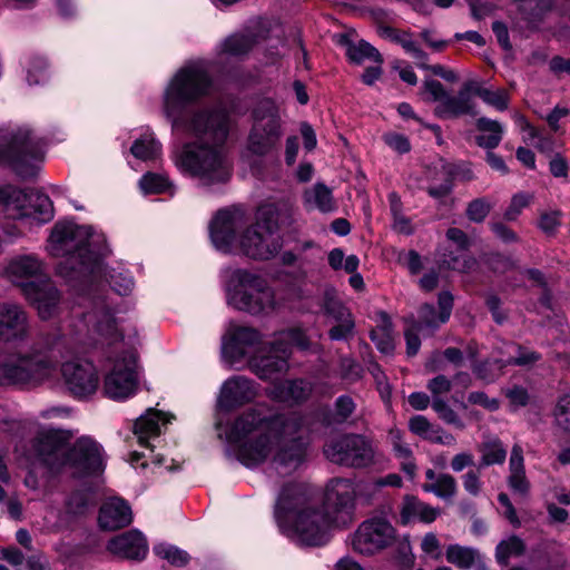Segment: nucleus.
Wrapping results in <instances>:
<instances>
[{
  "instance_id": "obj_5",
  "label": "nucleus",
  "mask_w": 570,
  "mask_h": 570,
  "mask_svg": "<svg viewBox=\"0 0 570 570\" xmlns=\"http://www.w3.org/2000/svg\"><path fill=\"white\" fill-rule=\"evenodd\" d=\"M66 431L46 429L31 442V456L52 474H67L83 479L100 474L105 469L101 445L89 436H81L69 444Z\"/></svg>"
},
{
  "instance_id": "obj_10",
  "label": "nucleus",
  "mask_w": 570,
  "mask_h": 570,
  "mask_svg": "<svg viewBox=\"0 0 570 570\" xmlns=\"http://www.w3.org/2000/svg\"><path fill=\"white\" fill-rule=\"evenodd\" d=\"M0 212L13 220L32 218L39 224L53 217V206L46 194L38 190L26 194L10 185L0 188Z\"/></svg>"
},
{
  "instance_id": "obj_8",
  "label": "nucleus",
  "mask_w": 570,
  "mask_h": 570,
  "mask_svg": "<svg viewBox=\"0 0 570 570\" xmlns=\"http://www.w3.org/2000/svg\"><path fill=\"white\" fill-rule=\"evenodd\" d=\"M226 304L235 311L252 316H267L283 306L268 281L248 268H230L224 279Z\"/></svg>"
},
{
  "instance_id": "obj_16",
  "label": "nucleus",
  "mask_w": 570,
  "mask_h": 570,
  "mask_svg": "<svg viewBox=\"0 0 570 570\" xmlns=\"http://www.w3.org/2000/svg\"><path fill=\"white\" fill-rule=\"evenodd\" d=\"M395 529L383 518H372L360 524L352 538L353 549L361 554H374L395 540Z\"/></svg>"
},
{
  "instance_id": "obj_3",
  "label": "nucleus",
  "mask_w": 570,
  "mask_h": 570,
  "mask_svg": "<svg viewBox=\"0 0 570 570\" xmlns=\"http://www.w3.org/2000/svg\"><path fill=\"white\" fill-rule=\"evenodd\" d=\"M237 460L248 468L271 461L281 474L296 471L305 461L309 432L307 420L298 414L274 412L259 403L239 413L225 426L216 422Z\"/></svg>"
},
{
  "instance_id": "obj_14",
  "label": "nucleus",
  "mask_w": 570,
  "mask_h": 570,
  "mask_svg": "<svg viewBox=\"0 0 570 570\" xmlns=\"http://www.w3.org/2000/svg\"><path fill=\"white\" fill-rule=\"evenodd\" d=\"M356 488L348 479H333L325 492L326 513L335 528L351 524L355 517Z\"/></svg>"
},
{
  "instance_id": "obj_34",
  "label": "nucleus",
  "mask_w": 570,
  "mask_h": 570,
  "mask_svg": "<svg viewBox=\"0 0 570 570\" xmlns=\"http://www.w3.org/2000/svg\"><path fill=\"white\" fill-rule=\"evenodd\" d=\"M304 206L308 210L317 209L322 213H331L336 208L332 190L323 183H316L303 194Z\"/></svg>"
},
{
  "instance_id": "obj_55",
  "label": "nucleus",
  "mask_w": 570,
  "mask_h": 570,
  "mask_svg": "<svg viewBox=\"0 0 570 570\" xmlns=\"http://www.w3.org/2000/svg\"><path fill=\"white\" fill-rule=\"evenodd\" d=\"M444 264L448 265L449 268L468 273L475 268L476 259L468 254H462L459 256H449V258H444Z\"/></svg>"
},
{
  "instance_id": "obj_31",
  "label": "nucleus",
  "mask_w": 570,
  "mask_h": 570,
  "mask_svg": "<svg viewBox=\"0 0 570 570\" xmlns=\"http://www.w3.org/2000/svg\"><path fill=\"white\" fill-rule=\"evenodd\" d=\"M168 421L164 413L148 409L145 414L137 419L134 426V432L137 435L139 444L149 448V440L158 436L161 424Z\"/></svg>"
},
{
  "instance_id": "obj_39",
  "label": "nucleus",
  "mask_w": 570,
  "mask_h": 570,
  "mask_svg": "<svg viewBox=\"0 0 570 570\" xmlns=\"http://www.w3.org/2000/svg\"><path fill=\"white\" fill-rule=\"evenodd\" d=\"M481 465L489 466L493 464H502L507 458V450L499 439H491L483 442L480 446Z\"/></svg>"
},
{
  "instance_id": "obj_38",
  "label": "nucleus",
  "mask_w": 570,
  "mask_h": 570,
  "mask_svg": "<svg viewBox=\"0 0 570 570\" xmlns=\"http://www.w3.org/2000/svg\"><path fill=\"white\" fill-rule=\"evenodd\" d=\"M390 37L399 43L407 55H410L421 69L429 68L428 55L420 48L417 42L413 39L412 35L406 31L390 30Z\"/></svg>"
},
{
  "instance_id": "obj_49",
  "label": "nucleus",
  "mask_w": 570,
  "mask_h": 570,
  "mask_svg": "<svg viewBox=\"0 0 570 570\" xmlns=\"http://www.w3.org/2000/svg\"><path fill=\"white\" fill-rule=\"evenodd\" d=\"M561 210H544L540 214L538 227L549 236L554 235L561 225Z\"/></svg>"
},
{
  "instance_id": "obj_54",
  "label": "nucleus",
  "mask_w": 570,
  "mask_h": 570,
  "mask_svg": "<svg viewBox=\"0 0 570 570\" xmlns=\"http://www.w3.org/2000/svg\"><path fill=\"white\" fill-rule=\"evenodd\" d=\"M515 118L517 121L522 125L523 130L528 134V139L531 140L537 148L546 150L551 147V140L542 138L540 131L532 127L522 116L517 115Z\"/></svg>"
},
{
  "instance_id": "obj_6",
  "label": "nucleus",
  "mask_w": 570,
  "mask_h": 570,
  "mask_svg": "<svg viewBox=\"0 0 570 570\" xmlns=\"http://www.w3.org/2000/svg\"><path fill=\"white\" fill-rule=\"evenodd\" d=\"M71 331L68 335L46 333L28 351H14L0 356V384L33 387L52 379L57 371L53 353H71Z\"/></svg>"
},
{
  "instance_id": "obj_40",
  "label": "nucleus",
  "mask_w": 570,
  "mask_h": 570,
  "mask_svg": "<svg viewBox=\"0 0 570 570\" xmlns=\"http://www.w3.org/2000/svg\"><path fill=\"white\" fill-rule=\"evenodd\" d=\"M425 492H431L441 499H452L456 493V481L451 474H439L435 482L423 484Z\"/></svg>"
},
{
  "instance_id": "obj_18",
  "label": "nucleus",
  "mask_w": 570,
  "mask_h": 570,
  "mask_svg": "<svg viewBox=\"0 0 570 570\" xmlns=\"http://www.w3.org/2000/svg\"><path fill=\"white\" fill-rule=\"evenodd\" d=\"M61 375L68 390L77 397L92 395L99 385L96 366L82 358L63 362L61 364Z\"/></svg>"
},
{
  "instance_id": "obj_7",
  "label": "nucleus",
  "mask_w": 570,
  "mask_h": 570,
  "mask_svg": "<svg viewBox=\"0 0 570 570\" xmlns=\"http://www.w3.org/2000/svg\"><path fill=\"white\" fill-rule=\"evenodd\" d=\"M308 499L305 485H284L276 501L275 518L288 538L305 546H323L330 541L335 525L326 512L311 507Z\"/></svg>"
},
{
  "instance_id": "obj_59",
  "label": "nucleus",
  "mask_w": 570,
  "mask_h": 570,
  "mask_svg": "<svg viewBox=\"0 0 570 570\" xmlns=\"http://www.w3.org/2000/svg\"><path fill=\"white\" fill-rule=\"evenodd\" d=\"M462 483L464 490L472 497H478L482 490V482L480 473L474 470H470L462 475Z\"/></svg>"
},
{
  "instance_id": "obj_17",
  "label": "nucleus",
  "mask_w": 570,
  "mask_h": 570,
  "mask_svg": "<svg viewBox=\"0 0 570 570\" xmlns=\"http://www.w3.org/2000/svg\"><path fill=\"white\" fill-rule=\"evenodd\" d=\"M263 344V334L255 327L230 325L222 338V355L235 364L249 357Z\"/></svg>"
},
{
  "instance_id": "obj_30",
  "label": "nucleus",
  "mask_w": 570,
  "mask_h": 570,
  "mask_svg": "<svg viewBox=\"0 0 570 570\" xmlns=\"http://www.w3.org/2000/svg\"><path fill=\"white\" fill-rule=\"evenodd\" d=\"M409 429L412 433L432 443H439L448 446H454L456 439L444 431L441 426L432 424L425 416L415 415L409 422Z\"/></svg>"
},
{
  "instance_id": "obj_53",
  "label": "nucleus",
  "mask_w": 570,
  "mask_h": 570,
  "mask_svg": "<svg viewBox=\"0 0 570 570\" xmlns=\"http://www.w3.org/2000/svg\"><path fill=\"white\" fill-rule=\"evenodd\" d=\"M554 417L557 424L570 433V394L560 397L556 406Z\"/></svg>"
},
{
  "instance_id": "obj_36",
  "label": "nucleus",
  "mask_w": 570,
  "mask_h": 570,
  "mask_svg": "<svg viewBox=\"0 0 570 570\" xmlns=\"http://www.w3.org/2000/svg\"><path fill=\"white\" fill-rule=\"evenodd\" d=\"M476 128L481 132L476 137L479 146L493 149L500 144L503 134V128L500 122L481 117L476 120Z\"/></svg>"
},
{
  "instance_id": "obj_4",
  "label": "nucleus",
  "mask_w": 570,
  "mask_h": 570,
  "mask_svg": "<svg viewBox=\"0 0 570 570\" xmlns=\"http://www.w3.org/2000/svg\"><path fill=\"white\" fill-rule=\"evenodd\" d=\"M244 223L242 210H219L209 227L214 246L225 253L239 250L256 261L271 259L279 252L282 239L272 207L258 208L256 222L238 234Z\"/></svg>"
},
{
  "instance_id": "obj_26",
  "label": "nucleus",
  "mask_w": 570,
  "mask_h": 570,
  "mask_svg": "<svg viewBox=\"0 0 570 570\" xmlns=\"http://www.w3.org/2000/svg\"><path fill=\"white\" fill-rule=\"evenodd\" d=\"M275 32L277 37L281 36V28L267 19L258 21L257 31L247 35H233L228 37L222 45L223 53L238 57L246 55L253 46L258 41V38L266 39L268 32Z\"/></svg>"
},
{
  "instance_id": "obj_2",
  "label": "nucleus",
  "mask_w": 570,
  "mask_h": 570,
  "mask_svg": "<svg viewBox=\"0 0 570 570\" xmlns=\"http://www.w3.org/2000/svg\"><path fill=\"white\" fill-rule=\"evenodd\" d=\"M212 79L202 61H191L179 68L164 91L163 107L173 128L194 138L184 145L176 156L178 169L203 185L226 183L230 167L225 142L230 130V118L226 109H199L190 116L183 115L188 104L209 94Z\"/></svg>"
},
{
  "instance_id": "obj_44",
  "label": "nucleus",
  "mask_w": 570,
  "mask_h": 570,
  "mask_svg": "<svg viewBox=\"0 0 570 570\" xmlns=\"http://www.w3.org/2000/svg\"><path fill=\"white\" fill-rule=\"evenodd\" d=\"M473 92L480 97L487 105L498 111H503L509 106V94L503 89L491 90L482 87H474Z\"/></svg>"
},
{
  "instance_id": "obj_29",
  "label": "nucleus",
  "mask_w": 570,
  "mask_h": 570,
  "mask_svg": "<svg viewBox=\"0 0 570 570\" xmlns=\"http://www.w3.org/2000/svg\"><path fill=\"white\" fill-rule=\"evenodd\" d=\"M309 393L311 386L303 380L275 382L266 391L268 397L283 403H297L304 401Z\"/></svg>"
},
{
  "instance_id": "obj_45",
  "label": "nucleus",
  "mask_w": 570,
  "mask_h": 570,
  "mask_svg": "<svg viewBox=\"0 0 570 570\" xmlns=\"http://www.w3.org/2000/svg\"><path fill=\"white\" fill-rule=\"evenodd\" d=\"M154 552L173 566L181 567L187 564L189 561V556L186 551L171 544L158 543L154 547Z\"/></svg>"
},
{
  "instance_id": "obj_64",
  "label": "nucleus",
  "mask_w": 570,
  "mask_h": 570,
  "mask_svg": "<svg viewBox=\"0 0 570 570\" xmlns=\"http://www.w3.org/2000/svg\"><path fill=\"white\" fill-rule=\"evenodd\" d=\"M399 259L413 275L419 274L422 269L421 256L415 250L400 254Z\"/></svg>"
},
{
  "instance_id": "obj_63",
  "label": "nucleus",
  "mask_w": 570,
  "mask_h": 570,
  "mask_svg": "<svg viewBox=\"0 0 570 570\" xmlns=\"http://www.w3.org/2000/svg\"><path fill=\"white\" fill-rule=\"evenodd\" d=\"M452 189V180L449 178V176H445V178L439 185H430L426 188V191L432 198L442 202L451 194Z\"/></svg>"
},
{
  "instance_id": "obj_37",
  "label": "nucleus",
  "mask_w": 570,
  "mask_h": 570,
  "mask_svg": "<svg viewBox=\"0 0 570 570\" xmlns=\"http://www.w3.org/2000/svg\"><path fill=\"white\" fill-rule=\"evenodd\" d=\"M130 153L134 157L144 161L155 160L161 154V146L155 139L154 134L146 130L134 141Z\"/></svg>"
},
{
  "instance_id": "obj_51",
  "label": "nucleus",
  "mask_w": 570,
  "mask_h": 570,
  "mask_svg": "<svg viewBox=\"0 0 570 570\" xmlns=\"http://www.w3.org/2000/svg\"><path fill=\"white\" fill-rule=\"evenodd\" d=\"M532 199L533 195L528 193H518L513 195L509 207L504 212V218L507 220H515L522 209L530 205Z\"/></svg>"
},
{
  "instance_id": "obj_21",
  "label": "nucleus",
  "mask_w": 570,
  "mask_h": 570,
  "mask_svg": "<svg viewBox=\"0 0 570 570\" xmlns=\"http://www.w3.org/2000/svg\"><path fill=\"white\" fill-rule=\"evenodd\" d=\"M4 274L12 284L20 287L22 294L27 287L47 277L43 263L33 254H21L9 259Z\"/></svg>"
},
{
  "instance_id": "obj_28",
  "label": "nucleus",
  "mask_w": 570,
  "mask_h": 570,
  "mask_svg": "<svg viewBox=\"0 0 570 570\" xmlns=\"http://www.w3.org/2000/svg\"><path fill=\"white\" fill-rule=\"evenodd\" d=\"M98 521L102 529L109 531L127 527L132 521L131 509L122 499L112 498L101 505Z\"/></svg>"
},
{
  "instance_id": "obj_13",
  "label": "nucleus",
  "mask_w": 570,
  "mask_h": 570,
  "mask_svg": "<svg viewBox=\"0 0 570 570\" xmlns=\"http://www.w3.org/2000/svg\"><path fill=\"white\" fill-rule=\"evenodd\" d=\"M289 357V345L282 340H273L252 353L247 364L250 372L259 380L275 383L288 371Z\"/></svg>"
},
{
  "instance_id": "obj_1",
  "label": "nucleus",
  "mask_w": 570,
  "mask_h": 570,
  "mask_svg": "<svg viewBox=\"0 0 570 570\" xmlns=\"http://www.w3.org/2000/svg\"><path fill=\"white\" fill-rule=\"evenodd\" d=\"M48 252L66 257L59 273L69 282H78L86 311H73L71 353L107 348L104 392L112 400H126L138 389V363L134 348L136 332L125 334L126 326L110 312L95 282L105 268L101 257L108 253L106 237L90 226L72 222L57 223L48 240Z\"/></svg>"
},
{
  "instance_id": "obj_22",
  "label": "nucleus",
  "mask_w": 570,
  "mask_h": 570,
  "mask_svg": "<svg viewBox=\"0 0 570 570\" xmlns=\"http://www.w3.org/2000/svg\"><path fill=\"white\" fill-rule=\"evenodd\" d=\"M538 358L539 356L534 352H528L517 344L507 343L504 344L502 357L480 364L474 368V373L479 379L492 382L501 375L504 366L527 365L535 362Z\"/></svg>"
},
{
  "instance_id": "obj_57",
  "label": "nucleus",
  "mask_w": 570,
  "mask_h": 570,
  "mask_svg": "<svg viewBox=\"0 0 570 570\" xmlns=\"http://www.w3.org/2000/svg\"><path fill=\"white\" fill-rule=\"evenodd\" d=\"M384 142L394 151L399 154L409 153L411 149V144L409 139L401 134L389 132L383 136Z\"/></svg>"
},
{
  "instance_id": "obj_62",
  "label": "nucleus",
  "mask_w": 570,
  "mask_h": 570,
  "mask_svg": "<svg viewBox=\"0 0 570 570\" xmlns=\"http://www.w3.org/2000/svg\"><path fill=\"white\" fill-rule=\"evenodd\" d=\"M401 484H402V479L400 478V475L392 473L384 478H379L374 481L364 483L363 489L372 492L377 489H381L382 487L397 488V487H401Z\"/></svg>"
},
{
  "instance_id": "obj_42",
  "label": "nucleus",
  "mask_w": 570,
  "mask_h": 570,
  "mask_svg": "<svg viewBox=\"0 0 570 570\" xmlns=\"http://www.w3.org/2000/svg\"><path fill=\"white\" fill-rule=\"evenodd\" d=\"M525 546L523 541L517 537L511 535L507 540H502L495 549V558L500 564L505 566L511 557H519L524 552Z\"/></svg>"
},
{
  "instance_id": "obj_60",
  "label": "nucleus",
  "mask_w": 570,
  "mask_h": 570,
  "mask_svg": "<svg viewBox=\"0 0 570 570\" xmlns=\"http://www.w3.org/2000/svg\"><path fill=\"white\" fill-rule=\"evenodd\" d=\"M421 549L425 554L434 560H438L441 557V543L438 537L432 532H429L423 537L421 541Z\"/></svg>"
},
{
  "instance_id": "obj_20",
  "label": "nucleus",
  "mask_w": 570,
  "mask_h": 570,
  "mask_svg": "<svg viewBox=\"0 0 570 570\" xmlns=\"http://www.w3.org/2000/svg\"><path fill=\"white\" fill-rule=\"evenodd\" d=\"M23 296L35 307L42 321L57 316L63 303L60 291L48 277L40 279L33 286L27 287Z\"/></svg>"
},
{
  "instance_id": "obj_52",
  "label": "nucleus",
  "mask_w": 570,
  "mask_h": 570,
  "mask_svg": "<svg viewBox=\"0 0 570 570\" xmlns=\"http://www.w3.org/2000/svg\"><path fill=\"white\" fill-rule=\"evenodd\" d=\"M491 208L492 204L487 198H476L468 205L466 216L474 223H481L489 215Z\"/></svg>"
},
{
  "instance_id": "obj_11",
  "label": "nucleus",
  "mask_w": 570,
  "mask_h": 570,
  "mask_svg": "<svg viewBox=\"0 0 570 570\" xmlns=\"http://www.w3.org/2000/svg\"><path fill=\"white\" fill-rule=\"evenodd\" d=\"M281 136V118L276 104L269 99L259 101L253 110L248 149L256 155H265L277 145Z\"/></svg>"
},
{
  "instance_id": "obj_19",
  "label": "nucleus",
  "mask_w": 570,
  "mask_h": 570,
  "mask_svg": "<svg viewBox=\"0 0 570 570\" xmlns=\"http://www.w3.org/2000/svg\"><path fill=\"white\" fill-rule=\"evenodd\" d=\"M259 392V385L244 375H234L220 386L216 406L219 411H232L253 402Z\"/></svg>"
},
{
  "instance_id": "obj_61",
  "label": "nucleus",
  "mask_w": 570,
  "mask_h": 570,
  "mask_svg": "<svg viewBox=\"0 0 570 570\" xmlns=\"http://www.w3.org/2000/svg\"><path fill=\"white\" fill-rule=\"evenodd\" d=\"M426 387L431 392L433 400H435V397H440L442 394L451 391L452 382L444 375H438L429 381Z\"/></svg>"
},
{
  "instance_id": "obj_12",
  "label": "nucleus",
  "mask_w": 570,
  "mask_h": 570,
  "mask_svg": "<svg viewBox=\"0 0 570 570\" xmlns=\"http://www.w3.org/2000/svg\"><path fill=\"white\" fill-rule=\"evenodd\" d=\"M323 453L332 463L350 468H365L374 461L372 444L356 434L331 439L324 445Z\"/></svg>"
},
{
  "instance_id": "obj_27",
  "label": "nucleus",
  "mask_w": 570,
  "mask_h": 570,
  "mask_svg": "<svg viewBox=\"0 0 570 570\" xmlns=\"http://www.w3.org/2000/svg\"><path fill=\"white\" fill-rule=\"evenodd\" d=\"M107 548L112 554L132 560H141L148 552L147 540L138 530L116 535L108 542Z\"/></svg>"
},
{
  "instance_id": "obj_24",
  "label": "nucleus",
  "mask_w": 570,
  "mask_h": 570,
  "mask_svg": "<svg viewBox=\"0 0 570 570\" xmlns=\"http://www.w3.org/2000/svg\"><path fill=\"white\" fill-rule=\"evenodd\" d=\"M322 309L336 324L328 331V336L333 341L348 340L355 328L354 318L347 307H345L333 293L326 292L322 301Z\"/></svg>"
},
{
  "instance_id": "obj_33",
  "label": "nucleus",
  "mask_w": 570,
  "mask_h": 570,
  "mask_svg": "<svg viewBox=\"0 0 570 570\" xmlns=\"http://www.w3.org/2000/svg\"><path fill=\"white\" fill-rule=\"evenodd\" d=\"M508 484L510 489L521 495H525L530 489V482L525 476L523 450L514 444L509 460Z\"/></svg>"
},
{
  "instance_id": "obj_35",
  "label": "nucleus",
  "mask_w": 570,
  "mask_h": 570,
  "mask_svg": "<svg viewBox=\"0 0 570 570\" xmlns=\"http://www.w3.org/2000/svg\"><path fill=\"white\" fill-rule=\"evenodd\" d=\"M445 558L449 563L461 570H469L481 561V554L478 549L461 544L448 546Z\"/></svg>"
},
{
  "instance_id": "obj_48",
  "label": "nucleus",
  "mask_w": 570,
  "mask_h": 570,
  "mask_svg": "<svg viewBox=\"0 0 570 570\" xmlns=\"http://www.w3.org/2000/svg\"><path fill=\"white\" fill-rule=\"evenodd\" d=\"M432 407L438 413L439 417L443 420L446 424L453 425L460 430H463L465 428L463 421L448 405V403L443 399L435 397V400L432 401Z\"/></svg>"
},
{
  "instance_id": "obj_47",
  "label": "nucleus",
  "mask_w": 570,
  "mask_h": 570,
  "mask_svg": "<svg viewBox=\"0 0 570 570\" xmlns=\"http://www.w3.org/2000/svg\"><path fill=\"white\" fill-rule=\"evenodd\" d=\"M139 187L145 194H160L169 189L170 183L165 176L147 173L140 178Z\"/></svg>"
},
{
  "instance_id": "obj_32",
  "label": "nucleus",
  "mask_w": 570,
  "mask_h": 570,
  "mask_svg": "<svg viewBox=\"0 0 570 570\" xmlns=\"http://www.w3.org/2000/svg\"><path fill=\"white\" fill-rule=\"evenodd\" d=\"M400 515L402 523L404 524L417 521L431 523L439 515V511L419 500L416 497L406 495L403 499Z\"/></svg>"
},
{
  "instance_id": "obj_56",
  "label": "nucleus",
  "mask_w": 570,
  "mask_h": 570,
  "mask_svg": "<svg viewBox=\"0 0 570 570\" xmlns=\"http://www.w3.org/2000/svg\"><path fill=\"white\" fill-rule=\"evenodd\" d=\"M355 403L348 395L340 396L335 402V419L337 422H344L355 411Z\"/></svg>"
},
{
  "instance_id": "obj_23",
  "label": "nucleus",
  "mask_w": 570,
  "mask_h": 570,
  "mask_svg": "<svg viewBox=\"0 0 570 570\" xmlns=\"http://www.w3.org/2000/svg\"><path fill=\"white\" fill-rule=\"evenodd\" d=\"M30 335L29 315L17 304H0V338L6 342H22Z\"/></svg>"
},
{
  "instance_id": "obj_43",
  "label": "nucleus",
  "mask_w": 570,
  "mask_h": 570,
  "mask_svg": "<svg viewBox=\"0 0 570 570\" xmlns=\"http://www.w3.org/2000/svg\"><path fill=\"white\" fill-rule=\"evenodd\" d=\"M380 316L383 325L371 332V338L382 353L389 354L393 351L392 326L386 313H380Z\"/></svg>"
},
{
  "instance_id": "obj_50",
  "label": "nucleus",
  "mask_w": 570,
  "mask_h": 570,
  "mask_svg": "<svg viewBox=\"0 0 570 570\" xmlns=\"http://www.w3.org/2000/svg\"><path fill=\"white\" fill-rule=\"evenodd\" d=\"M274 340H282L284 343L289 345L291 351L293 345L302 350H306L308 347V340L304 331L297 327L274 334Z\"/></svg>"
},
{
  "instance_id": "obj_25",
  "label": "nucleus",
  "mask_w": 570,
  "mask_h": 570,
  "mask_svg": "<svg viewBox=\"0 0 570 570\" xmlns=\"http://www.w3.org/2000/svg\"><path fill=\"white\" fill-rule=\"evenodd\" d=\"M419 322L413 317L405 320L407 326L405 328L406 353L409 356H414L420 350L421 341L419 333L426 331L429 334L433 333L442 323H439V314L430 304H424L419 311Z\"/></svg>"
},
{
  "instance_id": "obj_41",
  "label": "nucleus",
  "mask_w": 570,
  "mask_h": 570,
  "mask_svg": "<svg viewBox=\"0 0 570 570\" xmlns=\"http://www.w3.org/2000/svg\"><path fill=\"white\" fill-rule=\"evenodd\" d=\"M347 57L355 63H362L366 59L375 63H382L383 59L381 53L368 42L361 40L356 43H350L346 51Z\"/></svg>"
},
{
  "instance_id": "obj_15",
  "label": "nucleus",
  "mask_w": 570,
  "mask_h": 570,
  "mask_svg": "<svg viewBox=\"0 0 570 570\" xmlns=\"http://www.w3.org/2000/svg\"><path fill=\"white\" fill-rule=\"evenodd\" d=\"M424 91L431 100L436 101L435 115L440 118H454L461 115H475L470 92L473 91V82H466L456 97L448 95L443 85L436 80H425Z\"/></svg>"
},
{
  "instance_id": "obj_9",
  "label": "nucleus",
  "mask_w": 570,
  "mask_h": 570,
  "mask_svg": "<svg viewBox=\"0 0 570 570\" xmlns=\"http://www.w3.org/2000/svg\"><path fill=\"white\" fill-rule=\"evenodd\" d=\"M7 160L21 177L36 175L43 159V144L27 128L0 130V160Z\"/></svg>"
},
{
  "instance_id": "obj_46",
  "label": "nucleus",
  "mask_w": 570,
  "mask_h": 570,
  "mask_svg": "<svg viewBox=\"0 0 570 570\" xmlns=\"http://www.w3.org/2000/svg\"><path fill=\"white\" fill-rule=\"evenodd\" d=\"M108 283L110 287L119 295H129L135 286L134 278L128 271H115L109 274Z\"/></svg>"
},
{
  "instance_id": "obj_58",
  "label": "nucleus",
  "mask_w": 570,
  "mask_h": 570,
  "mask_svg": "<svg viewBox=\"0 0 570 570\" xmlns=\"http://www.w3.org/2000/svg\"><path fill=\"white\" fill-rule=\"evenodd\" d=\"M340 370L341 377L350 383L355 382L362 375V366L350 358L342 360Z\"/></svg>"
}]
</instances>
